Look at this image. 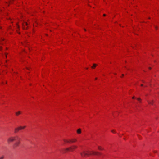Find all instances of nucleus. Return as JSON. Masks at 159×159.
<instances>
[{"mask_svg": "<svg viewBox=\"0 0 159 159\" xmlns=\"http://www.w3.org/2000/svg\"><path fill=\"white\" fill-rule=\"evenodd\" d=\"M81 156L83 157H86L89 155H96L100 156L101 154L97 152L91 151H84L80 153Z\"/></svg>", "mask_w": 159, "mask_h": 159, "instance_id": "1", "label": "nucleus"}, {"mask_svg": "<svg viewBox=\"0 0 159 159\" xmlns=\"http://www.w3.org/2000/svg\"><path fill=\"white\" fill-rule=\"evenodd\" d=\"M77 148V146L75 145H72L70 147L63 149L62 152L63 153H66L68 152H72L74 151Z\"/></svg>", "mask_w": 159, "mask_h": 159, "instance_id": "2", "label": "nucleus"}, {"mask_svg": "<svg viewBox=\"0 0 159 159\" xmlns=\"http://www.w3.org/2000/svg\"><path fill=\"white\" fill-rule=\"evenodd\" d=\"M18 139H19V137L18 136H12L8 139L7 140V142L9 143L14 141H16V140Z\"/></svg>", "mask_w": 159, "mask_h": 159, "instance_id": "3", "label": "nucleus"}, {"mask_svg": "<svg viewBox=\"0 0 159 159\" xmlns=\"http://www.w3.org/2000/svg\"><path fill=\"white\" fill-rule=\"evenodd\" d=\"M21 139L19 137V139H17L15 143L13 145L14 148H15L19 146L20 143Z\"/></svg>", "mask_w": 159, "mask_h": 159, "instance_id": "4", "label": "nucleus"}, {"mask_svg": "<svg viewBox=\"0 0 159 159\" xmlns=\"http://www.w3.org/2000/svg\"><path fill=\"white\" fill-rule=\"evenodd\" d=\"M26 127V126H20L15 129L14 132L15 133H17L20 130L24 129Z\"/></svg>", "mask_w": 159, "mask_h": 159, "instance_id": "5", "label": "nucleus"}, {"mask_svg": "<svg viewBox=\"0 0 159 159\" xmlns=\"http://www.w3.org/2000/svg\"><path fill=\"white\" fill-rule=\"evenodd\" d=\"M23 29H24L25 30L27 29L28 28V24L27 22H24L23 23H22Z\"/></svg>", "mask_w": 159, "mask_h": 159, "instance_id": "6", "label": "nucleus"}, {"mask_svg": "<svg viewBox=\"0 0 159 159\" xmlns=\"http://www.w3.org/2000/svg\"><path fill=\"white\" fill-rule=\"evenodd\" d=\"M70 143H75L77 141V140L76 139H69Z\"/></svg>", "mask_w": 159, "mask_h": 159, "instance_id": "7", "label": "nucleus"}, {"mask_svg": "<svg viewBox=\"0 0 159 159\" xmlns=\"http://www.w3.org/2000/svg\"><path fill=\"white\" fill-rule=\"evenodd\" d=\"M7 19L9 22H11V23H13L14 20L11 19L10 17H7Z\"/></svg>", "mask_w": 159, "mask_h": 159, "instance_id": "8", "label": "nucleus"}, {"mask_svg": "<svg viewBox=\"0 0 159 159\" xmlns=\"http://www.w3.org/2000/svg\"><path fill=\"white\" fill-rule=\"evenodd\" d=\"M63 141L64 142V144H66L67 143H70L69 139H63Z\"/></svg>", "mask_w": 159, "mask_h": 159, "instance_id": "9", "label": "nucleus"}, {"mask_svg": "<svg viewBox=\"0 0 159 159\" xmlns=\"http://www.w3.org/2000/svg\"><path fill=\"white\" fill-rule=\"evenodd\" d=\"M148 102L149 104L151 105H153L154 103V102L153 100H148Z\"/></svg>", "mask_w": 159, "mask_h": 159, "instance_id": "10", "label": "nucleus"}, {"mask_svg": "<svg viewBox=\"0 0 159 159\" xmlns=\"http://www.w3.org/2000/svg\"><path fill=\"white\" fill-rule=\"evenodd\" d=\"M77 133L78 134H80L81 133V130L80 129H79L77 130Z\"/></svg>", "mask_w": 159, "mask_h": 159, "instance_id": "11", "label": "nucleus"}, {"mask_svg": "<svg viewBox=\"0 0 159 159\" xmlns=\"http://www.w3.org/2000/svg\"><path fill=\"white\" fill-rule=\"evenodd\" d=\"M21 114V112L20 111H19L17 112H16L15 113L16 115V116H18L19 115Z\"/></svg>", "mask_w": 159, "mask_h": 159, "instance_id": "12", "label": "nucleus"}, {"mask_svg": "<svg viewBox=\"0 0 159 159\" xmlns=\"http://www.w3.org/2000/svg\"><path fill=\"white\" fill-rule=\"evenodd\" d=\"M98 148L99 150H103V148H102L101 146H98Z\"/></svg>", "mask_w": 159, "mask_h": 159, "instance_id": "13", "label": "nucleus"}, {"mask_svg": "<svg viewBox=\"0 0 159 159\" xmlns=\"http://www.w3.org/2000/svg\"><path fill=\"white\" fill-rule=\"evenodd\" d=\"M96 66L97 65L95 64H93L92 67L93 69H94L96 67Z\"/></svg>", "mask_w": 159, "mask_h": 159, "instance_id": "14", "label": "nucleus"}, {"mask_svg": "<svg viewBox=\"0 0 159 159\" xmlns=\"http://www.w3.org/2000/svg\"><path fill=\"white\" fill-rule=\"evenodd\" d=\"M2 39L1 38V40H0V41H1V42L2 41ZM2 41H4V42H5V40L4 39H2Z\"/></svg>", "mask_w": 159, "mask_h": 159, "instance_id": "15", "label": "nucleus"}, {"mask_svg": "<svg viewBox=\"0 0 159 159\" xmlns=\"http://www.w3.org/2000/svg\"><path fill=\"white\" fill-rule=\"evenodd\" d=\"M111 132L113 133H116V131L114 130H112L111 131Z\"/></svg>", "mask_w": 159, "mask_h": 159, "instance_id": "16", "label": "nucleus"}, {"mask_svg": "<svg viewBox=\"0 0 159 159\" xmlns=\"http://www.w3.org/2000/svg\"><path fill=\"white\" fill-rule=\"evenodd\" d=\"M155 28L156 30H157L158 29V27L157 26H155Z\"/></svg>", "mask_w": 159, "mask_h": 159, "instance_id": "17", "label": "nucleus"}, {"mask_svg": "<svg viewBox=\"0 0 159 159\" xmlns=\"http://www.w3.org/2000/svg\"><path fill=\"white\" fill-rule=\"evenodd\" d=\"M137 99L138 101H140L141 100V99L140 98H137Z\"/></svg>", "mask_w": 159, "mask_h": 159, "instance_id": "18", "label": "nucleus"}, {"mask_svg": "<svg viewBox=\"0 0 159 159\" xmlns=\"http://www.w3.org/2000/svg\"><path fill=\"white\" fill-rule=\"evenodd\" d=\"M3 158H4L2 156L1 157V159H3Z\"/></svg>", "mask_w": 159, "mask_h": 159, "instance_id": "19", "label": "nucleus"}, {"mask_svg": "<svg viewBox=\"0 0 159 159\" xmlns=\"http://www.w3.org/2000/svg\"><path fill=\"white\" fill-rule=\"evenodd\" d=\"M27 68V69L28 70H30V68H29V67H27L26 68Z\"/></svg>", "mask_w": 159, "mask_h": 159, "instance_id": "20", "label": "nucleus"}, {"mask_svg": "<svg viewBox=\"0 0 159 159\" xmlns=\"http://www.w3.org/2000/svg\"><path fill=\"white\" fill-rule=\"evenodd\" d=\"M0 48H1V51L2 50V49H3L1 46Z\"/></svg>", "mask_w": 159, "mask_h": 159, "instance_id": "21", "label": "nucleus"}, {"mask_svg": "<svg viewBox=\"0 0 159 159\" xmlns=\"http://www.w3.org/2000/svg\"><path fill=\"white\" fill-rule=\"evenodd\" d=\"M5 56L6 57H7V54H6V53H5Z\"/></svg>", "mask_w": 159, "mask_h": 159, "instance_id": "22", "label": "nucleus"}, {"mask_svg": "<svg viewBox=\"0 0 159 159\" xmlns=\"http://www.w3.org/2000/svg\"><path fill=\"white\" fill-rule=\"evenodd\" d=\"M16 25H17V27H18V28H19V25H18L17 24H16Z\"/></svg>", "mask_w": 159, "mask_h": 159, "instance_id": "23", "label": "nucleus"}, {"mask_svg": "<svg viewBox=\"0 0 159 159\" xmlns=\"http://www.w3.org/2000/svg\"><path fill=\"white\" fill-rule=\"evenodd\" d=\"M124 76V75L123 74H122V76H121V77H122Z\"/></svg>", "mask_w": 159, "mask_h": 159, "instance_id": "24", "label": "nucleus"}, {"mask_svg": "<svg viewBox=\"0 0 159 159\" xmlns=\"http://www.w3.org/2000/svg\"><path fill=\"white\" fill-rule=\"evenodd\" d=\"M149 70H151V67H149Z\"/></svg>", "mask_w": 159, "mask_h": 159, "instance_id": "25", "label": "nucleus"}, {"mask_svg": "<svg viewBox=\"0 0 159 159\" xmlns=\"http://www.w3.org/2000/svg\"><path fill=\"white\" fill-rule=\"evenodd\" d=\"M134 97H132V98H133V99H134Z\"/></svg>", "mask_w": 159, "mask_h": 159, "instance_id": "26", "label": "nucleus"}, {"mask_svg": "<svg viewBox=\"0 0 159 159\" xmlns=\"http://www.w3.org/2000/svg\"><path fill=\"white\" fill-rule=\"evenodd\" d=\"M103 16H106V14H103Z\"/></svg>", "mask_w": 159, "mask_h": 159, "instance_id": "27", "label": "nucleus"}, {"mask_svg": "<svg viewBox=\"0 0 159 159\" xmlns=\"http://www.w3.org/2000/svg\"><path fill=\"white\" fill-rule=\"evenodd\" d=\"M97 78H96L95 79V80H97Z\"/></svg>", "mask_w": 159, "mask_h": 159, "instance_id": "28", "label": "nucleus"}, {"mask_svg": "<svg viewBox=\"0 0 159 159\" xmlns=\"http://www.w3.org/2000/svg\"><path fill=\"white\" fill-rule=\"evenodd\" d=\"M143 84H141V86H143Z\"/></svg>", "mask_w": 159, "mask_h": 159, "instance_id": "29", "label": "nucleus"}, {"mask_svg": "<svg viewBox=\"0 0 159 159\" xmlns=\"http://www.w3.org/2000/svg\"><path fill=\"white\" fill-rule=\"evenodd\" d=\"M5 48L6 49H7V48H6V47H5Z\"/></svg>", "mask_w": 159, "mask_h": 159, "instance_id": "30", "label": "nucleus"}]
</instances>
